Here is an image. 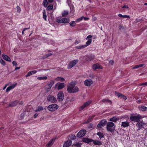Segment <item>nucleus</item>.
Listing matches in <instances>:
<instances>
[{
  "label": "nucleus",
  "instance_id": "obj_1",
  "mask_svg": "<svg viewBox=\"0 0 147 147\" xmlns=\"http://www.w3.org/2000/svg\"><path fill=\"white\" fill-rule=\"evenodd\" d=\"M76 84L73 82L70 83L67 86V91L69 93H76L79 90V88L75 86Z\"/></svg>",
  "mask_w": 147,
  "mask_h": 147
},
{
  "label": "nucleus",
  "instance_id": "obj_2",
  "mask_svg": "<svg viewBox=\"0 0 147 147\" xmlns=\"http://www.w3.org/2000/svg\"><path fill=\"white\" fill-rule=\"evenodd\" d=\"M107 129L108 131L112 132L115 130V125L111 122H109L107 124Z\"/></svg>",
  "mask_w": 147,
  "mask_h": 147
},
{
  "label": "nucleus",
  "instance_id": "obj_3",
  "mask_svg": "<svg viewBox=\"0 0 147 147\" xmlns=\"http://www.w3.org/2000/svg\"><path fill=\"white\" fill-rule=\"evenodd\" d=\"M143 117L141 115L138 114L136 116L131 115L130 117V119L131 121H133L138 122Z\"/></svg>",
  "mask_w": 147,
  "mask_h": 147
},
{
  "label": "nucleus",
  "instance_id": "obj_4",
  "mask_svg": "<svg viewBox=\"0 0 147 147\" xmlns=\"http://www.w3.org/2000/svg\"><path fill=\"white\" fill-rule=\"evenodd\" d=\"M59 107V106L56 104H53L48 107V109L50 111H53L56 110Z\"/></svg>",
  "mask_w": 147,
  "mask_h": 147
},
{
  "label": "nucleus",
  "instance_id": "obj_5",
  "mask_svg": "<svg viewBox=\"0 0 147 147\" xmlns=\"http://www.w3.org/2000/svg\"><path fill=\"white\" fill-rule=\"evenodd\" d=\"M64 94L62 91H59L57 94V99L59 101H63L64 98Z\"/></svg>",
  "mask_w": 147,
  "mask_h": 147
},
{
  "label": "nucleus",
  "instance_id": "obj_6",
  "mask_svg": "<svg viewBox=\"0 0 147 147\" xmlns=\"http://www.w3.org/2000/svg\"><path fill=\"white\" fill-rule=\"evenodd\" d=\"M64 85L63 83L58 82L55 85V89H57L58 90H59L64 88Z\"/></svg>",
  "mask_w": 147,
  "mask_h": 147
},
{
  "label": "nucleus",
  "instance_id": "obj_7",
  "mask_svg": "<svg viewBox=\"0 0 147 147\" xmlns=\"http://www.w3.org/2000/svg\"><path fill=\"white\" fill-rule=\"evenodd\" d=\"M78 61V59H76L70 61L67 65V68L70 69L72 68L77 63Z\"/></svg>",
  "mask_w": 147,
  "mask_h": 147
},
{
  "label": "nucleus",
  "instance_id": "obj_8",
  "mask_svg": "<svg viewBox=\"0 0 147 147\" xmlns=\"http://www.w3.org/2000/svg\"><path fill=\"white\" fill-rule=\"evenodd\" d=\"M47 100L51 103H55L57 102V100L56 98L52 95H49L47 98Z\"/></svg>",
  "mask_w": 147,
  "mask_h": 147
},
{
  "label": "nucleus",
  "instance_id": "obj_9",
  "mask_svg": "<svg viewBox=\"0 0 147 147\" xmlns=\"http://www.w3.org/2000/svg\"><path fill=\"white\" fill-rule=\"evenodd\" d=\"M92 102V101L89 100L85 102L79 108V111L82 110L83 109L88 107Z\"/></svg>",
  "mask_w": 147,
  "mask_h": 147
},
{
  "label": "nucleus",
  "instance_id": "obj_10",
  "mask_svg": "<svg viewBox=\"0 0 147 147\" xmlns=\"http://www.w3.org/2000/svg\"><path fill=\"white\" fill-rule=\"evenodd\" d=\"M92 42L91 39H89L86 42V45H82L79 46H77L76 48L78 49H81L85 48L90 45Z\"/></svg>",
  "mask_w": 147,
  "mask_h": 147
},
{
  "label": "nucleus",
  "instance_id": "obj_11",
  "mask_svg": "<svg viewBox=\"0 0 147 147\" xmlns=\"http://www.w3.org/2000/svg\"><path fill=\"white\" fill-rule=\"evenodd\" d=\"M86 133V131L85 129L81 130L77 134V136L80 138L84 136Z\"/></svg>",
  "mask_w": 147,
  "mask_h": 147
},
{
  "label": "nucleus",
  "instance_id": "obj_12",
  "mask_svg": "<svg viewBox=\"0 0 147 147\" xmlns=\"http://www.w3.org/2000/svg\"><path fill=\"white\" fill-rule=\"evenodd\" d=\"M93 69L94 70L97 69H102V67L98 63H96L93 65L92 66Z\"/></svg>",
  "mask_w": 147,
  "mask_h": 147
},
{
  "label": "nucleus",
  "instance_id": "obj_13",
  "mask_svg": "<svg viewBox=\"0 0 147 147\" xmlns=\"http://www.w3.org/2000/svg\"><path fill=\"white\" fill-rule=\"evenodd\" d=\"M17 86V84L15 83L14 84H11V85L8 87L6 90V92H8L10 91L11 90Z\"/></svg>",
  "mask_w": 147,
  "mask_h": 147
},
{
  "label": "nucleus",
  "instance_id": "obj_14",
  "mask_svg": "<svg viewBox=\"0 0 147 147\" xmlns=\"http://www.w3.org/2000/svg\"><path fill=\"white\" fill-rule=\"evenodd\" d=\"M93 83L92 81L91 80H86L84 81V84L85 86H89Z\"/></svg>",
  "mask_w": 147,
  "mask_h": 147
},
{
  "label": "nucleus",
  "instance_id": "obj_15",
  "mask_svg": "<svg viewBox=\"0 0 147 147\" xmlns=\"http://www.w3.org/2000/svg\"><path fill=\"white\" fill-rule=\"evenodd\" d=\"M107 122V121L105 120H102L98 125V127L101 128L104 126Z\"/></svg>",
  "mask_w": 147,
  "mask_h": 147
},
{
  "label": "nucleus",
  "instance_id": "obj_16",
  "mask_svg": "<svg viewBox=\"0 0 147 147\" xmlns=\"http://www.w3.org/2000/svg\"><path fill=\"white\" fill-rule=\"evenodd\" d=\"M72 141L71 140L67 141L65 142L63 145V147H69L71 144Z\"/></svg>",
  "mask_w": 147,
  "mask_h": 147
},
{
  "label": "nucleus",
  "instance_id": "obj_17",
  "mask_svg": "<svg viewBox=\"0 0 147 147\" xmlns=\"http://www.w3.org/2000/svg\"><path fill=\"white\" fill-rule=\"evenodd\" d=\"M86 60L87 61H91L93 59L94 57V56L93 55H89L86 56Z\"/></svg>",
  "mask_w": 147,
  "mask_h": 147
},
{
  "label": "nucleus",
  "instance_id": "obj_18",
  "mask_svg": "<svg viewBox=\"0 0 147 147\" xmlns=\"http://www.w3.org/2000/svg\"><path fill=\"white\" fill-rule=\"evenodd\" d=\"M2 57L3 59L9 62H11V60L10 57L7 55H3Z\"/></svg>",
  "mask_w": 147,
  "mask_h": 147
},
{
  "label": "nucleus",
  "instance_id": "obj_19",
  "mask_svg": "<svg viewBox=\"0 0 147 147\" xmlns=\"http://www.w3.org/2000/svg\"><path fill=\"white\" fill-rule=\"evenodd\" d=\"M139 110L140 111H145L147 110V107L143 106H139L138 107Z\"/></svg>",
  "mask_w": 147,
  "mask_h": 147
},
{
  "label": "nucleus",
  "instance_id": "obj_20",
  "mask_svg": "<svg viewBox=\"0 0 147 147\" xmlns=\"http://www.w3.org/2000/svg\"><path fill=\"white\" fill-rule=\"evenodd\" d=\"M82 141L84 142L89 144L90 143L92 142L93 140L87 138H84L82 139Z\"/></svg>",
  "mask_w": 147,
  "mask_h": 147
},
{
  "label": "nucleus",
  "instance_id": "obj_21",
  "mask_svg": "<svg viewBox=\"0 0 147 147\" xmlns=\"http://www.w3.org/2000/svg\"><path fill=\"white\" fill-rule=\"evenodd\" d=\"M55 139V138H53L51 140L47 145V147H51L54 142Z\"/></svg>",
  "mask_w": 147,
  "mask_h": 147
},
{
  "label": "nucleus",
  "instance_id": "obj_22",
  "mask_svg": "<svg viewBox=\"0 0 147 147\" xmlns=\"http://www.w3.org/2000/svg\"><path fill=\"white\" fill-rule=\"evenodd\" d=\"M54 81L53 80L49 82L47 85L46 86L47 87H50L51 88L53 86V85L54 84Z\"/></svg>",
  "mask_w": 147,
  "mask_h": 147
},
{
  "label": "nucleus",
  "instance_id": "obj_23",
  "mask_svg": "<svg viewBox=\"0 0 147 147\" xmlns=\"http://www.w3.org/2000/svg\"><path fill=\"white\" fill-rule=\"evenodd\" d=\"M93 143L94 145H100L102 144V142L97 140H93Z\"/></svg>",
  "mask_w": 147,
  "mask_h": 147
},
{
  "label": "nucleus",
  "instance_id": "obj_24",
  "mask_svg": "<svg viewBox=\"0 0 147 147\" xmlns=\"http://www.w3.org/2000/svg\"><path fill=\"white\" fill-rule=\"evenodd\" d=\"M62 23L66 24L69 23L70 21V20L69 18H65L62 19Z\"/></svg>",
  "mask_w": 147,
  "mask_h": 147
},
{
  "label": "nucleus",
  "instance_id": "obj_25",
  "mask_svg": "<svg viewBox=\"0 0 147 147\" xmlns=\"http://www.w3.org/2000/svg\"><path fill=\"white\" fill-rule=\"evenodd\" d=\"M129 125V123L126 121L122 122L121 124V125L124 127H127Z\"/></svg>",
  "mask_w": 147,
  "mask_h": 147
},
{
  "label": "nucleus",
  "instance_id": "obj_26",
  "mask_svg": "<svg viewBox=\"0 0 147 147\" xmlns=\"http://www.w3.org/2000/svg\"><path fill=\"white\" fill-rule=\"evenodd\" d=\"M119 119L116 117H113L112 118L109 119V120L111 121L116 122Z\"/></svg>",
  "mask_w": 147,
  "mask_h": 147
},
{
  "label": "nucleus",
  "instance_id": "obj_27",
  "mask_svg": "<svg viewBox=\"0 0 147 147\" xmlns=\"http://www.w3.org/2000/svg\"><path fill=\"white\" fill-rule=\"evenodd\" d=\"M55 80L57 81H60L61 82H63L65 80L63 78L61 77H58Z\"/></svg>",
  "mask_w": 147,
  "mask_h": 147
},
{
  "label": "nucleus",
  "instance_id": "obj_28",
  "mask_svg": "<svg viewBox=\"0 0 147 147\" xmlns=\"http://www.w3.org/2000/svg\"><path fill=\"white\" fill-rule=\"evenodd\" d=\"M118 16L120 18H130L129 16H127L126 15H122L121 14H119L118 15Z\"/></svg>",
  "mask_w": 147,
  "mask_h": 147
},
{
  "label": "nucleus",
  "instance_id": "obj_29",
  "mask_svg": "<svg viewBox=\"0 0 147 147\" xmlns=\"http://www.w3.org/2000/svg\"><path fill=\"white\" fill-rule=\"evenodd\" d=\"M37 79L38 80H46L48 78L47 76H45L43 77H40L37 78Z\"/></svg>",
  "mask_w": 147,
  "mask_h": 147
},
{
  "label": "nucleus",
  "instance_id": "obj_30",
  "mask_svg": "<svg viewBox=\"0 0 147 147\" xmlns=\"http://www.w3.org/2000/svg\"><path fill=\"white\" fill-rule=\"evenodd\" d=\"M144 65V64H140V65H136L133 67L132 68V69H137L138 68L142 67Z\"/></svg>",
  "mask_w": 147,
  "mask_h": 147
},
{
  "label": "nucleus",
  "instance_id": "obj_31",
  "mask_svg": "<svg viewBox=\"0 0 147 147\" xmlns=\"http://www.w3.org/2000/svg\"><path fill=\"white\" fill-rule=\"evenodd\" d=\"M53 8V5L52 4H50L47 7V10H51Z\"/></svg>",
  "mask_w": 147,
  "mask_h": 147
},
{
  "label": "nucleus",
  "instance_id": "obj_32",
  "mask_svg": "<svg viewBox=\"0 0 147 147\" xmlns=\"http://www.w3.org/2000/svg\"><path fill=\"white\" fill-rule=\"evenodd\" d=\"M43 109V108L41 106H39L38 107V109L35 110V112L40 111Z\"/></svg>",
  "mask_w": 147,
  "mask_h": 147
},
{
  "label": "nucleus",
  "instance_id": "obj_33",
  "mask_svg": "<svg viewBox=\"0 0 147 147\" xmlns=\"http://www.w3.org/2000/svg\"><path fill=\"white\" fill-rule=\"evenodd\" d=\"M68 12L67 11H63L62 13V16L63 17H64L65 16L68 15Z\"/></svg>",
  "mask_w": 147,
  "mask_h": 147
},
{
  "label": "nucleus",
  "instance_id": "obj_34",
  "mask_svg": "<svg viewBox=\"0 0 147 147\" xmlns=\"http://www.w3.org/2000/svg\"><path fill=\"white\" fill-rule=\"evenodd\" d=\"M83 18H84V17L82 16L80 18L76 19L75 21L76 22H78L81 21L83 19Z\"/></svg>",
  "mask_w": 147,
  "mask_h": 147
},
{
  "label": "nucleus",
  "instance_id": "obj_35",
  "mask_svg": "<svg viewBox=\"0 0 147 147\" xmlns=\"http://www.w3.org/2000/svg\"><path fill=\"white\" fill-rule=\"evenodd\" d=\"M48 4V2L47 0H44V1L43 3V6L45 7H46L47 6Z\"/></svg>",
  "mask_w": 147,
  "mask_h": 147
},
{
  "label": "nucleus",
  "instance_id": "obj_36",
  "mask_svg": "<svg viewBox=\"0 0 147 147\" xmlns=\"http://www.w3.org/2000/svg\"><path fill=\"white\" fill-rule=\"evenodd\" d=\"M76 23V22L75 21H72L71 22L69 23V24L70 25V26L72 27H74L75 26Z\"/></svg>",
  "mask_w": 147,
  "mask_h": 147
},
{
  "label": "nucleus",
  "instance_id": "obj_37",
  "mask_svg": "<svg viewBox=\"0 0 147 147\" xmlns=\"http://www.w3.org/2000/svg\"><path fill=\"white\" fill-rule=\"evenodd\" d=\"M0 63L3 65H5V61H3L1 58H0Z\"/></svg>",
  "mask_w": 147,
  "mask_h": 147
},
{
  "label": "nucleus",
  "instance_id": "obj_38",
  "mask_svg": "<svg viewBox=\"0 0 147 147\" xmlns=\"http://www.w3.org/2000/svg\"><path fill=\"white\" fill-rule=\"evenodd\" d=\"M97 135H98L100 137V138H101L103 137V135L102 133L100 132H98L97 133Z\"/></svg>",
  "mask_w": 147,
  "mask_h": 147
},
{
  "label": "nucleus",
  "instance_id": "obj_39",
  "mask_svg": "<svg viewBox=\"0 0 147 147\" xmlns=\"http://www.w3.org/2000/svg\"><path fill=\"white\" fill-rule=\"evenodd\" d=\"M18 102L17 100L14 101L12 103L11 106L13 107L16 105Z\"/></svg>",
  "mask_w": 147,
  "mask_h": 147
},
{
  "label": "nucleus",
  "instance_id": "obj_40",
  "mask_svg": "<svg viewBox=\"0 0 147 147\" xmlns=\"http://www.w3.org/2000/svg\"><path fill=\"white\" fill-rule=\"evenodd\" d=\"M82 144L81 143H78L74 144V146L75 147H80L81 145Z\"/></svg>",
  "mask_w": 147,
  "mask_h": 147
},
{
  "label": "nucleus",
  "instance_id": "obj_41",
  "mask_svg": "<svg viewBox=\"0 0 147 147\" xmlns=\"http://www.w3.org/2000/svg\"><path fill=\"white\" fill-rule=\"evenodd\" d=\"M56 22L59 23H62V19L61 18H59L56 20Z\"/></svg>",
  "mask_w": 147,
  "mask_h": 147
},
{
  "label": "nucleus",
  "instance_id": "obj_42",
  "mask_svg": "<svg viewBox=\"0 0 147 147\" xmlns=\"http://www.w3.org/2000/svg\"><path fill=\"white\" fill-rule=\"evenodd\" d=\"M115 94L119 98H121L122 94L118 92H115Z\"/></svg>",
  "mask_w": 147,
  "mask_h": 147
},
{
  "label": "nucleus",
  "instance_id": "obj_43",
  "mask_svg": "<svg viewBox=\"0 0 147 147\" xmlns=\"http://www.w3.org/2000/svg\"><path fill=\"white\" fill-rule=\"evenodd\" d=\"M33 74H32V71H29V72L28 74H27L26 75V77H29V76H30L31 75H32Z\"/></svg>",
  "mask_w": 147,
  "mask_h": 147
},
{
  "label": "nucleus",
  "instance_id": "obj_44",
  "mask_svg": "<svg viewBox=\"0 0 147 147\" xmlns=\"http://www.w3.org/2000/svg\"><path fill=\"white\" fill-rule=\"evenodd\" d=\"M47 16L45 12H44L43 13V18L45 20H47Z\"/></svg>",
  "mask_w": 147,
  "mask_h": 147
},
{
  "label": "nucleus",
  "instance_id": "obj_45",
  "mask_svg": "<svg viewBox=\"0 0 147 147\" xmlns=\"http://www.w3.org/2000/svg\"><path fill=\"white\" fill-rule=\"evenodd\" d=\"M17 12H20L21 11V8L19 6H17L16 7Z\"/></svg>",
  "mask_w": 147,
  "mask_h": 147
},
{
  "label": "nucleus",
  "instance_id": "obj_46",
  "mask_svg": "<svg viewBox=\"0 0 147 147\" xmlns=\"http://www.w3.org/2000/svg\"><path fill=\"white\" fill-rule=\"evenodd\" d=\"M51 88L49 87H46L45 88V90L47 92H49L51 90Z\"/></svg>",
  "mask_w": 147,
  "mask_h": 147
},
{
  "label": "nucleus",
  "instance_id": "obj_47",
  "mask_svg": "<svg viewBox=\"0 0 147 147\" xmlns=\"http://www.w3.org/2000/svg\"><path fill=\"white\" fill-rule=\"evenodd\" d=\"M120 98H121V99H123L124 100H125L127 99V98L126 97V96L123 95V94H122L121 97Z\"/></svg>",
  "mask_w": 147,
  "mask_h": 147
},
{
  "label": "nucleus",
  "instance_id": "obj_48",
  "mask_svg": "<svg viewBox=\"0 0 147 147\" xmlns=\"http://www.w3.org/2000/svg\"><path fill=\"white\" fill-rule=\"evenodd\" d=\"M41 70L40 69H38V70H34V71H32V74H35L36 73L37 71H40Z\"/></svg>",
  "mask_w": 147,
  "mask_h": 147
},
{
  "label": "nucleus",
  "instance_id": "obj_49",
  "mask_svg": "<svg viewBox=\"0 0 147 147\" xmlns=\"http://www.w3.org/2000/svg\"><path fill=\"white\" fill-rule=\"evenodd\" d=\"M12 64L13 66H16L17 65V63L15 61H13L12 62Z\"/></svg>",
  "mask_w": 147,
  "mask_h": 147
},
{
  "label": "nucleus",
  "instance_id": "obj_50",
  "mask_svg": "<svg viewBox=\"0 0 147 147\" xmlns=\"http://www.w3.org/2000/svg\"><path fill=\"white\" fill-rule=\"evenodd\" d=\"M109 63L110 65H113L114 64V62L113 61L111 60L109 61Z\"/></svg>",
  "mask_w": 147,
  "mask_h": 147
},
{
  "label": "nucleus",
  "instance_id": "obj_51",
  "mask_svg": "<svg viewBox=\"0 0 147 147\" xmlns=\"http://www.w3.org/2000/svg\"><path fill=\"white\" fill-rule=\"evenodd\" d=\"M92 36L91 35H89L87 37V38H86V39H90L91 38H92Z\"/></svg>",
  "mask_w": 147,
  "mask_h": 147
},
{
  "label": "nucleus",
  "instance_id": "obj_52",
  "mask_svg": "<svg viewBox=\"0 0 147 147\" xmlns=\"http://www.w3.org/2000/svg\"><path fill=\"white\" fill-rule=\"evenodd\" d=\"M123 8L127 9L128 8V6L127 5H124L123 7Z\"/></svg>",
  "mask_w": 147,
  "mask_h": 147
},
{
  "label": "nucleus",
  "instance_id": "obj_53",
  "mask_svg": "<svg viewBox=\"0 0 147 147\" xmlns=\"http://www.w3.org/2000/svg\"><path fill=\"white\" fill-rule=\"evenodd\" d=\"M38 114L37 113H35L34 116V118H36L38 116Z\"/></svg>",
  "mask_w": 147,
  "mask_h": 147
},
{
  "label": "nucleus",
  "instance_id": "obj_54",
  "mask_svg": "<svg viewBox=\"0 0 147 147\" xmlns=\"http://www.w3.org/2000/svg\"><path fill=\"white\" fill-rule=\"evenodd\" d=\"M52 53H50L49 54H48L46 55V57H49V56L51 55H52Z\"/></svg>",
  "mask_w": 147,
  "mask_h": 147
},
{
  "label": "nucleus",
  "instance_id": "obj_55",
  "mask_svg": "<svg viewBox=\"0 0 147 147\" xmlns=\"http://www.w3.org/2000/svg\"><path fill=\"white\" fill-rule=\"evenodd\" d=\"M8 84H6L5 85V86L3 88V90H5L6 88L8 86Z\"/></svg>",
  "mask_w": 147,
  "mask_h": 147
},
{
  "label": "nucleus",
  "instance_id": "obj_56",
  "mask_svg": "<svg viewBox=\"0 0 147 147\" xmlns=\"http://www.w3.org/2000/svg\"><path fill=\"white\" fill-rule=\"evenodd\" d=\"M80 42V41H76L75 42V44H76V45H77Z\"/></svg>",
  "mask_w": 147,
  "mask_h": 147
},
{
  "label": "nucleus",
  "instance_id": "obj_57",
  "mask_svg": "<svg viewBox=\"0 0 147 147\" xmlns=\"http://www.w3.org/2000/svg\"><path fill=\"white\" fill-rule=\"evenodd\" d=\"M20 67H16V68H15V70H17V69H20Z\"/></svg>",
  "mask_w": 147,
  "mask_h": 147
},
{
  "label": "nucleus",
  "instance_id": "obj_58",
  "mask_svg": "<svg viewBox=\"0 0 147 147\" xmlns=\"http://www.w3.org/2000/svg\"><path fill=\"white\" fill-rule=\"evenodd\" d=\"M54 0H48V1L49 3L52 2Z\"/></svg>",
  "mask_w": 147,
  "mask_h": 147
},
{
  "label": "nucleus",
  "instance_id": "obj_59",
  "mask_svg": "<svg viewBox=\"0 0 147 147\" xmlns=\"http://www.w3.org/2000/svg\"><path fill=\"white\" fill-rule=\"evenodd\" d=\"M83 19H84V20H88L89 19V18H85L84 17V18H83Z\"/></svg>",
  "mask_w": 147,
  "mask_h": 147
},
{
  "label": "nucleus",
  "instance_id": "obj_60",
  "mask_svg": "<svg viewBox=\"0 0 147 147\" xmlns=\"http://www.w3.org/2000/svg\"><path fill=\"white\" fill-rule=\"evenodd\" d=\"M102 101H103V102H105V101H109V100H107V99H103V100H102Z\"/></svg>",
  "mask_w": 147,
  "mask_h": 147
},
{
  "label": "nucleus",
  "instance_id": "obj_61",
  "mask_svg": "<svg viewBox=\"0 0 147 147\" xmlns=\"http://www.w3.org/2000/svg\"><path fill=\"white\" fill-rule=\"evenodd\" d=\"M144 85L145 86H147V82L144 83Z\"/></svg>",
  "mask_w": 147,
  "mask_h": 147
},
{
  "label": "nucleus",
  "instance_id": "obj_62",
  "mask_svg": "<svg viewBox=\"0 0 147 147\" xmlns=\"http://www.w3.org/2000/svg\"><path fill=\"white\" fill-rule=\"evenodd\" d=\"M139 86H142V85H144V83L140 84H139Z\"/></svg>",
  "mask_w": 147,
  "mask_h": 147
},
{
  "label": "nucleus",
  "instance_id": "obj_63",
  "mask_svg": "<svg viewBox=\"0 0 147 147\" xmlns=\"http://www.w3.org/2000/svg\"><path fill=\"white\" fill-rule=\"evenodd\" d=\"M67 3H69L71 2V0H67Z\"/></svg>",
  "mask_w": 147,
  "mask_h": 147
},
{
  "label": "nucleus",
  "instance_id": "obj_64",
  "mask_svg": "<svg viewBox=\"0 0 147 147\" xmlns=\"http://www.w3.org/2000/svg\"><path fill=\"white\" fill-rule=\"evenodd\" d=\"M24 31H25V30H24L22 31V35H24Z\"/></svg>",
  "mask_w": 147,
  "mask_h": 147
}]
</instances>
